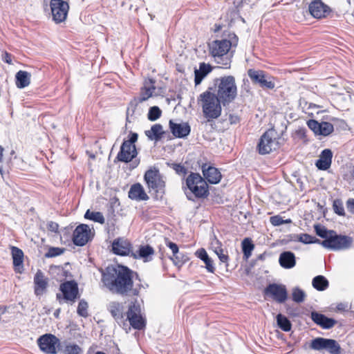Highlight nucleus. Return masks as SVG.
Returning a JSON list of instances; mask_svg holds the SVG:
<instances>
[{
  "label": "nucleus",
  "mask_w": 354,
  "mask_h": 354,
  "mask_svg": "<svg viewBox=\"0 0 354 354\" xmlns=\"http://www.w3.org/2000/svg\"><path fill=\"white\" fill-rule=\"evenodd\" d=\"M84 218L100 224H103L105 222L102 213L100 212H92L90 209H88L86 212L84 214Z\"/></svg>",
  "instance_id": "38"
},
{
  "label": "nucleus",
  "mask_w": 354,
  "mask_h": 354,
  "mask_svg": "<svg viewBox=\"0 0 354 354\" xmlns=\"http://www.w3.org/2000/svg\"><path fill=\"white\" fill-rule=\"evenodd\" d=\"M333 152L330 149H324L319 159L316 161L315 165L320 170H326L330 168L332 163Z\"/></svg>",
  "instance_id": "25"
},
{
  "label": "nucleus",
  "mask_w": 354,
  "mask_h": 354,
  "mask_svg": "<svg viewBox=\"0 0 354 354\" xmlns=\"http://www.w3.org/2000/svg\"><path fill=\"white\" fill-rule=\"evenodd\" d=\"M138 100H134L133 101H131L127 108V114L130 113V111L132 112V113H134L135 109H136V106L138 105Z\"/></svg>",
  "instance_id": "56"
},
{
  "label": "nucleus",
  "mask_w": 354,
  "mask_h": 354,
  "mask_svg": "<svg viewBox=\"0 0 354 354\" xmlns=\"http://www.w3.org/2000/svg\"><path fill=\"white\" fill-rule=\"evenodd\" d=\"M270 223L274 226H279L283 224V219L281 216L277 215L270 218Z\"/></svg>",
  "instance_id": "52"
},
{
  "label": "nucleus",
  "mask_w": 354,
  "mask_h": 354,
  "mask_svg": "<svg viewBox=\"0 0 354 354\" xmlns=\"http://www.w3.org/2000/svg\"><path fill=\"white\" fill-rule=\"evenodd\" d=\"M279 265L285 269H291L296 265V257L291 251L281 252L279 257Z\"/></svg>",
  "instance_id": "26"
},
{
  "label": "nucleus",
  "mask_w": 354,
  "mask_h": 354,
  "mask_svg": "<svg viewBox=\"0 0 354 354\" xmlns=\"http://www.w3.org/2000/svg\"><path fill=\"white\" fill-rule=\"evenodd\" d=\"M195 255L205 263V268L209 272H214L215 268L214 266L213 260L209 257L204 248L197 250L195 252Z\"/></svg>",
  "instance_id": "32"
},
{
  "label": "nucleus",
  "mask_w": 354,
  "mask_h": 354,
  "mask_svg": "<svg viewBox=\"0 0 354 354\" xmlns=\"http://www.w3.org/2000/svg\"><path fill=\"white\" fill-rule=\"evenodd\" d=\"M161 109L157 106H153L149 108L147 118L150 121H156L161 116Z\"/></svg>",
  "instance_id": "44"
},
{
  "label": "nucleus",
  "mask_w": 354,
  "mask_h": 354,
  "mask_svg": "<svg viewBox=\"0 0 354 354\" xmlns=\"http://www.w3.org/2000/svg\"><path fill=\"white\" fill-rule=\"evenodd\" d=\"M248 75L254 84H258L263 89L272 90L275 87V78L263 70L250 68Z\"/></svg>",
  "instance_id": "8"
},
{
  "label": "nucleus",
  "mask_w": 354,
  "mask_h": 354,
  "mask_svg": "<svg viewBox=\"0 0 354 354\" xmlns=\"http://www.w3.org/2000/svg\"><path fill=\"white\" fill-rule=\"evenodd\" d=\"M154 253L153 248L149 245H142L136 253L131 252V256L134 259H142L145 262L151 260V255Z\"/></svg>",
  "instance_id": "29"
},
{
  "label": "nucleus",
  "mask_w": 354,
  "mask_h": 354,
  "mask_svg": "<svg viewBox=\"0 0 354 354\" xmlns=\"http://www.w3.org/2000/svg\"><path fill=\"white\" fill-rule=\"evenodd\" d=\"M145 133L149 140L158 142L162 139L165 131L160 124H155L149 130L145 131Z\"/></svg>",
  "instance_id": "30"
},
{
  "label": "nucleus",
  "mask_w": 354,
  "mask_h": 354,
  "mask_svg": "<svg viewBox=\"0 0 354 354\" xmlns=\"http://www.w3.org/2000/svg\"><path fill=\"white\" fill-rule=\"evenodd\" d=\"M11 252L13 260L14 266H19L23 263L24 252L23 251L15 246L11 247Z\"/></svg>",
  "instance_id": "37"
},
{
  "label": "nucleus",
  "mask_w": 354,
  "mask_h": 354,
  "mask_svg": "<svg viewBox=\"0 0 354 354\" xmlns=\"http://www.w3.org/2000/svg\"><path fill=\"white\" fill-rule=\"evenodd\" d=\"M95 354H106V353L102 351H97Z\"/></svg>",
  "instance_id": "64"
},
{
  "label": "nucleus",
  "mask_w": 354,
  "mask_h": 354,
  "mask_svg": "<svg viewBox=\"0 0 354 354\" xmlns=\"http://www.w3.org/2000/svg\"><path fill=\"white\" fill-rule=\"evenodd\" d=\"M217 86L216 96L220 99L223 106L228 105L236 98L237 88L234 77L225 76L215 80Z\"/></svg>",
  "instance_id": "4"
},
{
  "label": "nucleus",
  "mask_w": 354,
  "mask_h": 354,
  "mask_svg": "<svg viewBox=\"0 0 354 354\" xmlns=\"http://www.w3.org/2000/svg\"><path fill=\"white\" fill-rule=\"evenodd\" d=\"M171 259L178 267L182 266L184 263L189 261L188 257L186 254H184L183 252H181V254L175 255L174 257L171 258Z\"/></svg>",
  "instance_id": "48"
},
{
  "label": "nucleus",
  "mask_w": 354,
  "mask_h": 354,
  "mask_svg": "<svg viewBox=\"0 0 354 354\" xmlns=\"http://www.w3.org/2000/svg\"><path fill=\"white\" fill-rule=\"evenodd\" d=\"M166 245L168 248H169L171 250L173 253V257L175 255L181 254V252H179L178 246L177 245L176 243L167 241Z\"/></svg>",
  "instance_id": "51"
},
{
  "label": "nucleus",
  "mask_w": 354,
  "mask_h": 354,
  "mask_svg": "<svg viewBox=\"0 0 354 354\" xmlns=\"http://www.w3.org/2000/svg\"><path fill=\"white\" fill-rule=\"evenodd\" d=\"M107 309L120 326H121V324L125 325L124 319V315L123 313L124 306L121 303L118 301H111L108 304Z\"/></svg>",
  "instance_id": "23"
},
{
  "label": "nucleus",
  "mask_w": 354,
  "mask_h": 354,
  "mask_svg": "<svg viewBox=\"0 0 354 354\" xmlns=\"http://www.w3.org/2000/svg\"><path fill=\"white\" fill-rule=\"evenodd\" d=\"M34 292L36 296L46 293L48 286V279L41 270H38L34 276Z\"/></svg>",
  "instance_id": "19"
},
{
  "label": "nucleus",
  "mask_w": 354,
  "mask_h": 354,
  "mask_svg": "<svg viewBox=\"0 0 354 354\" xmlns=\"http://www.w3.org/2000/svg\"><path fill=\"white\" fill-rule=\"evenodd\" d=\"M277 323L279 328L285 332H288L291 330L292 324L290 321L282 314L277 315Z\"/></svg>",
  "instance_id": "36"
},
{
  "label": "nucleus",
  "mask_w": 354,
  "mask_h": 354,
  "mask_svg": "<svg viewBox=\"0 0 354 354\" xmlns=\"http://www.w3.org/2000/svg\"><path fill=\"white\" fill-rule=\"evenodd\" d=\"M89 226L80 224L76 227L73 234V242L75 245L84 246L93 238Z\"/></svg>",
  "instance_id": "15"
},
{
  "label": "nucleus",
  "mask_w": 354,
  "mask_h": 354,
  "mask_svg": "<svg viewBox=\"0 0 354 354\" xmlns=\"http://www.w3.org/2000/svg\"><path fill=\"white\" fill-rule=\"evenodd\" d=\"M266 253H265V252H264V253H262V254H259V255L257 257V260H259V261H264V260H265V259H266Z\"/></svg>",
  "instance_id": "61"
},
{
  "label": "nucleus",
  "mask_w": 354,
  "mask_h": 354,
  "mask_svg": "<svg viewBox=\"0 0 354 354\" xmlns=\"http://www.w3.org/2000/svg\"><path fill=\"white\" fill-rule=\"evenodd\" d=\"M138 274L122 265H111L102 271V282L112 293L121 296H137L139 290L133 288V279Z\"/></svg>",
  "instance_id": "1"
},
{
  "label": "nucleus",
  "mask_w": 354,
  "mask_h": 354,
  "mask_svg": "<svg viewBox=\"0 0 354 354\" xmlns=\"http://www.w3.org/2000/svg\"><path fill=\"white\" fill-rule=\"evenodd\" d=\"M37 344L44 353L56 354L57 348L60 346V340L54 335L47 333L38 338Z\"/></svg>",
  "instance_id": "13"
},
{
  "label": "nucleus",
  "mask_w": 354,
  "mask_h": 354,
  "mask_svg": "<svg viewBox=\"0 0 354 354\" xmlns=\"http://www.w3.org/2000/svg\"><path fill=\"white\" fill-rule=\"evenodd\" d=\"M59 290L62 292V294L57 293L56 295V298L59 303H61V299H64L65 301L72 304L80 297L78 285L73 280L66 281L62 283L59 286Z\"/></svg>",
  "instance_id": "10"
},
{
  "label": "nucleus",
  "mask_w": 354,
  "mask_h": 354,
  "mask_svg": "<svg viewBox=\"0 0 354 354\" xmlns=\"http://www.w3.org/2000/svg\"><path fill=\"white\" fill-rule=\"evenodd\" d=\"M308 10L315 19L326 18L332 11L330 8L322 0H313L309 3Z\"/></svg>",
  "instance_id": "17"
},
{
  "label": "nucleus",
  "mask_w": 354,
  "mask_h": 354,
  "mask_svg": "<svg viewBox=\"0 0 354 354\" xmlns=\"http://www.w3.org/2000/svg\"><path fill=\"white\" fill-rule=\"evenodd\" d=\"M185 183L187 187L196 198H204L208 196L209 192L207 183L198 173L191 172Z\"/></svg>",
  "instance_id": "6"
},
{
  "label": "nucleus",
  "mask_w": 354,
  "mask_h": 354,
  "mask_svg": "<svg viewBox=\"0 0 354 354\" xmlns=\"http://www.w3.org/2000/svg\"><path fill=\"white\" fill-rule=\"evenodd\" d=\"M66 354H82V348L75 344L66 345L65 347Z\"/></svg>",
  "instance_id": "50"
},
{
  "label": "nucleus",
  "mask_w": 354,
  "mask_h": 354,
  "mask_svg": "<svg viewBox=\"0 0 354 354\" xmlns=\"http://www.w3.org/2000/svg\"><path fill=\"white\" fill-rule=\"evenodd\" d=\"M145 180L149 189L157 194L165 193V182L158 169H149L145 174Z\"/></svg>",
  "instance_id": "11"
},
{
  "label": "nucleus",
  "mask_w": 354,
  "mask_h": 354,
  "mask_svg": "<svg viewBox=\"0 0 354 354\" xmlns=\"http://www.w3.org/2000/svg\"><path fill=\"white\" fill-rule=\"evenodd\" d=\"M212 248L214 252L217 254V252H221L222 250V244L221 243L216 239L211 243Z\"/></svg>",
  "instance_id": "54"
},
{
  "label": "nucleus",
  "mask_w": 354,
  "mask_h": 354,
  "mask_svg": "<svg viewBox=\"0 0 354 354\" xmlns=\"http://www.w3.org/2000/svg\"><path fill=\"white\" fill-rule=\"evenodd\" d=\"M169 126L171 133L178 138H186L191 131V127L187 122L176 123L170 120Z\"/></svg>",
  "instance_id": "21"
},
{
  "label": "nucleus",
  "mask_w": 354,
  "mask_h": 354,
  "mask_svg": "<svg viewBox=\"0 0 354 354\" xmlns=\"http://www.w3.org/2000/svg\"><path fill=\"white\" fill-rule=\"evenodd\" d=\"M310 318L316 324L324 329H330L337 323L334 319L327 317L325 315L316 311L311 312Z\"/></svg>",
  "instance_id": "24"
},
{
  "label": "nucleus",
  "mask_w": 354,
  "mask_h": 354,
  "mask_svg": "<svg viewBox=\"0 0 354 354\" xmlns=\"http://www.w3.org/2000/svg\"><path fill=\"white\" fill-rule=\"evenodd\" d=\"M139 162H140V161H139V160H136L133 162V163H136V164H135V165H133V168L136 167L139 165Z\"/></svg>",
  "instance_id": "63"
},
{
  "label": "nucleus",
  "mask_w": 354,
  "mask_h": 354,
  "mask_svg": "<svg viewBox=\"0 0 354 354\" xmlns=\"http://www.w3.org/2000/svg\"><path fill=\"white\" fill-rule=\"evenodd\" d=\"M141 309L138 304L131 303L127 313V319L130 325L136 330H140L145 328L146 321L141 315Z\"/></svg>",
  "instance_id": "12"
},
{
  "label": "nucleus",
  "mask_w": 354,
  "mask_h": 354,
  "mask_svg": "<svg viewBox=\"0 0 354 354\" xmlns=\"http://www.w3.org/2000/svg\"><path fill=\"white\" fill-rule=\"evenodd\" d=\"M177 174L183 176V178L187 174L188 169L183 165L178 163L168 164Z\"/></svg>",
  "instance_id": "47"
},
{
  "label": "nucleus",
  "mask_w": 354,
  "mask_h": 354,
  "mask_svg": "<svg viewBox=\"0 0 354 354\" xmlns=\"http://www.w3.org/2000/svg\"><path fill=\"white\" fill-rule=\"evenodd\" d=\"M326 340V338L316 337L311 341L310 347L315 351L325 350Z\"/></svg>",
  "instance_id": "40"
},
{
  "label": "nucleus",
  "mask_w": 354,
  "mask_h": 354,
  "mask_svg": "<svg viewBox=\"0 0 354 354\" xmlns=\"http://www.w3.org/2000/svg\"><path fill=\"white\" fill-rule=\"evenodd\" d=\"M88 302L86 301L84 299H80L78 304L77 313L80 317L86 318L88 317Z\"/></svg>",
  "instance_id": "42"
},
{
  "label": "nucleus",
  "mask_w": 354,
  "mask_h": 354,
  "mask_svg": "<svg viewBox=\"0 0 354 354\" xmlns=\"http://www.w3.org/2000/svg\"><path fill=\"white\" fill-rule=\"evenodd\" d=\"M202 171L203 178L210 184H218L221 180V172L214 167L207 166V164H205L202 167Z\"/></svg>",
  "instance_id": "22"
},
{
  "label": "nucleus",
  "mask_w": 354,
  "mask_h": 354,
  "mask_svg": "<svg viewBox=\"0 0 354 354\" xmlns=\"http://www.w3.org/2000/svg\"><path fill=\"white\" fill-rule=\"evenodd\" d=\"M312 286L318 291H324L328 288L329 282L324 276L317 275L313 279Z\"/></svg>",
  "instance_id": "34"
},
{
  "label": "nucleus",
  "mask_w": 354,
  "mask_h": 354,
  "mask_svg": "<svg viewBox=\"0 0 354 354\" xmlns=\"http://www.w3.org/2000/svg\"><path fill=\"white\" fill-rule=\"evenodd\" d=\"M333 208L337 214L339 216H344L345 214L343 203L340 199L333 201Z\"/></svg>",
  "instance_id": "49"
},
{
  "label": "nucleus",
  "mask_w": 354,
  "mask_h": 354,
  "mask_svg": "<svg viewBox=\"0 0 354 354\" xmlns=\"http://www.w3.org/2000/svg\"><path fill=\"white\" fill-rule=\"evenodd\" d=\"M65 251L63 248L50 247L48 252L44 254L46 258H53L62 254Z\"/></svg>",
  "instance_id": "46"
},
{
  "label": "nucleus",
  "mask_w": 354,
  "mask_h": 354,
  "mask_svg": "<svg viewBox=\"0 0 354 354\" xmlns=\"http://www.w3.org/2000/svg\"><path fill=\"white\" fill-rule=\"evenodd\" d=\"M53 20L56 24L63 22L66 19L69 6L63 0H51L50 2Z\"/></svg>",
  "instance_id": "14"
},
{
  "label": "nucleus",
  "mask_w": 354,
  "mask_h": 354,
  "mask_svg": "<svg viewBox=\"0 0 354 354\" xmlns=\"http://www.w3.org/2000/svg\"><path fill=\"white\" fill-rule=\"evenodd\" d=\"M346 207L349 212L354 214V198H350L347 201Z\"/></svg>",
  "instance_id": "58"
},
{
  "label": "nucleus",
  "mask_w": 354,
  "mask_h": 354,
  "mask_svg": "<svg viewBox=\"0 0 354 354\" xmlns=\"http://www.w3.org/2000/svg\"><path fill=\"white\" fill-rule=\"evenodd\" d=\"M299 241L304 244L310 243H319L321 241L317 239L315 236H313L308 234H301L299 237Z\"/></svg>",
  "instance_id": "45"
},
{
  "label": "nucleus",
  "mask_w": 354,
  "mask_h": 354,
  "mask_svg": "<svg viewBox=\"0 0 354 354\" xmlns=\"http://www.w3.org/2000/svg\"><path fill=\"white\" fill-rule=\"evenodd\" d=\"M31 75L27 71H19L15 75V84L17 88H24L30 83Z\"/></svg>",
  "instance_id": "33"
},
{
  "label": "nucleus",
  "mask_w": 354,
  "mask_h": 354,
  "mask_svg": "<svg viewBox=\"0 0 354 354\" xmlns=\"http://www.w3.org/2000/svg\"><path fill=\"white\" fill-rule=\"evenodd\" d=\"M241 247L243 258L245 259H249V257L252 255V250L254 248V245L253 244L252 240L250 238L244 239L242 241Z\"/></svg>",
  "instance_id": "35"
},
{
  "label": "nucleus",
  "mask_w": 354,
  "mask_h": 354,
  "mask_svg": "<svg viewBox=\"0 0 354 354\" xmlns=\"http://www.w3.org/2000/svg\"><path fill=\"white\" fill-rule=\"evenodd\" d=\"M353 239L351 236L337 234L333 230L327 240L321 241V245L327 249L338 251L347 250L351 247Z\"/></svg>",
  "instance_id": "7"
},
{
  "label": "nucleus",
  "mask_w": 354,
  "mask_h": 354,
  "mask_svg": "<svg viewBox=\"0 0 354 354\" xmlns=\"http://www.w3.org/2000/svg\"><path fill=\"white\" fill-rule=\"evenodd\" d=\"M306 294L304 290L298 287L292 289V299L296 303H301L304 301Z\"/></svg>",
  "instance_id": "43"
},
{
  "label": "nucleus",
  "mask_w": 354,
  "mask_h": 354,
  "mask_svg": "<svg viewBox=\"0 0 354 354\" xmlns=\"http://www.w3.org/2000/svg\"><path fill=\"white\" fill-rule=\"evenodd\" d=\"M60 311H61L60 308H58V309H57V310L54 312V316H55L56 318H57V317H59V313H60Z\"/></svg>",
  "instance_id": "62"
},
{
  "label": "nucleus",
  "mask_w": 354,
  "mask_h": 354,
  "mask_svg": "<svg viewBox=\"0 0 354 354\" xmlns=\"http://www.w3.org/2000/svg\"><path fill=\"white\" fill-rule=\"evenodd\" d=\"M3 150V148L0 145V174L2 176V177L3 176L4 174V169L2 165Z\"/></svg>",
  "instance_id": "59"
},
{
  "label": "nucleus",
  "mask_w": 354,
  "mask_h": 354,
  "mask_svg": "<svg viewBox=\"0 0 354 354\" xmlns=\"http://www.w3.org/2000/svg\"><path fill=\"white\" fill-rule=\"evenodd\" d=\"M212 68L210 64L205 62L200 63L199 68L194 70V83L197 86L201 83L203 80L212 71Z\"/></svg>",
  "instance_id": "28"
},
{
  "label": "nucleus",
  "mask_w": 354,
  "mask_h": 354,
  "mask_svg": "<svg viewBox=\"0 0 354 354\" xmlns=\"http://www.w3.org/2000/svg\"><path fill=\"white\" fill-rule=\"evenodd\" d=\"M314 228L316 234L318 236L324 239V240H327L329 236L333 233V230H329L324 226L320 225L319 224L315 225Z\"/></svg>",
  "instance_id": "41"
},
{
  "label": "nucleus",
  "mask_w": 354,
  "mask_h": 354,
  "mask_svg": "<svg viewBox=\"0 0 354 354\" xmlns=\"http://www.w3.org/2000/svg\"><path fill=\"white\" fill-rule=\"evenodd\" d=\"M264 293L267 296L272 297L274 300L280 304L284 303L288 297L286 286L275 283L268 285L264 290Z\"/></svg>",
  "instance_id": "16"
},
{
  "label": "nucleus",
  "mask_w": 354,
  "mask_h": 354,
  "mask_svg": "<svg viewBox=\"0 0 354 354\" xmlns=\"http://www.w3.org/2000/svg\"><path fill=\"white\" fill-rule=\"evenodd\" d=\"M155 81L152 79H149L148 82H145V86L141 89L140 96L138 99V102L142 103L153 95V93L156 89V87L153 85Z\"/></svg>",
  "instance_id": "31"
},
{
  "label": "nucleus",
  "mask_w": 354,
  "mask_h": 354,
  "mask_svg": "<svg viewBox=\"0 0 354 354\" xmlns=\"http://www.w3.org/2000/svg\"><path fill=\"white\" fill-rule=\"evenodd\" d=\"M113 252L119 256H131V244L126 239L118 238L112 243Z\"/></svg>",
  "instance_id": "20"
},
{
  "label": "nucleus",
  "mask_w": 354,
  "mask_h": 354,
  "mask_svg": "<svg viewBox=\"0 0 354 354\" xmlns=\"http://www.w3.org/2000/svg\"><path fill=\"white\" fill-rule=\"evenodd\" d=\"M47 228L49 231L52 232H56L58 230L59 225L55 222L50 221L47 224Z\"/></svg>",
  "instance_id": "55"
},
{
  "label": "nucleus",
  "mask_w": 354,
  "mask_h": 354,
  "mask_svg": "<svg viewBox=\"0 0 354 354\" xmlns=\"http://www.w3.org/2000/svg\"><path fill=\"white\" fill-rule=\"evenodd\" d=\"M138 139V134L130 131L128 139L123 140L114 162L118 161L128 163L135 159L138 156V151L135 145Z\"/></svg>",
  "instance_id": "5"
},
{
  "label": "nucleus",
  "mask_w": 354,
  "mask_h": 354,
  "mask_svg": "<svg viewBox=\"0 0 354 354\" xmlns=\"http://www.w3.org/2000/svg\"><path fill=\"white\" fill-rule=\"evenodd\" d=\"M212 89L209 87L198 98V103L201 104L203 109V115L207 118V122L219 118L222 111V102L216 96V94L211 91Z\"/></svg>",
  "instance_id": "2"
},
{
  "label": "nucleus",
  "mask_w": 354,
  "mask_h": 354,
  "mask_svg": "<svg viewBox=\"0 0 354 354\" xmlns=\"http://www.w3.org/2000/svg\"><path fill=\"white\" fill-rule=\"evenodd\" d=\"M307 125L315 135L327 136L334 131L333 125L328 122H319L315 120H309Z\"/></svg>",
  "instance_id": "18"
},
{
  "label": "nucleus",
  "mask_w": 354,
  "mask_h": 354,
  "mask_svg": "<svg viewBox=\"0 0 354 354\" xmlns=\"http://www.w3.org/2000/svg\"><path fill=\"white\" fill-rule=\"evenodd\" d=\"M278 145L276 131L274 129H270L261 136L257 149L261 155L268 154L273 150H276Z\"/></svg>",
  "instance_id": "9"
},
{
  "label": "nucleus",
  "mask_w": 354,
  "mask_h": 354,
  "mask_svg": "<svg viewBox=\"0 0 354 354\" xmlns=\"http://www.w3.org/2000/svg\"><path fill=\"white\" fill-rule=\"evenodd\" d=\"M12 57L10 53L5 51L2 55V60L8 64H12Z\"/></svg>",
  "instance_id": "57"
},
{
  "label": "nucleus",
  "mask_w": 354,
  "mask_h": 354,
  "mask_svg": "<svg viewBox=\"0 0 354 354\" xmlns=\"http://www.w3.org/2000/svg\"><path fill=\"white\" fill-rule=\"evenodd\" d=\"M129 197L137 201H147L149 199V196L140 183H136L131 187L129 191Z\"/></svg>",
  "instance_id": "27"
},
{
  "label": "nucleus",
  "mask_w": 354,
  "mask_h": 354,
  "mask_svg": "<svg viewBox=\"0 0 354 354\" xmlns=\"http://www.w3.org/2000/svg\"><path fill=\"white\" fill-rule=\"evenodd\" d=\"M232 43L227 39H216L209 44V53L214 62L221 68H230L232 52H230Z\"/></svg>",
  "instance_id": "3"
},
{
  "label": "nucleus",
  "mask_w": 354,
  "mask_h": 354,
  "mask_svg": "<svg viewBox=\"0 0 354 354\" xmlns=\"http://www.w3.org/2000/svg\"><path fill=\"white\" fill-rule=\"evenodd\" d=\"M239 117L235 115H230L229 121L230 124H236L239 122Z\"/></svg>",
  "instance_id": "60"
},
{
  "label": "nucleus",
  "mask_w": 354,
  "mask_h": 354,
  "mask_svg": "<svg viewBox=\"0 0 354 354\" xmlns=\"http://www.w3.org/2000/svg\"><path fill=\"white\" fill-rule=\"evenodd\" d=\"M216 255L218 256L220 261L221 263H225V266L226 268H227V266H228V260H229V257H228L227 254L224 253L223 250H222L221 252H217Z\"/></svg>",
  "instance_id": "53"
},
{
  "label": "nucleus",
  "mask_w": 354,
  "mask_h": 354,
  "mask_svg": "<svg viewBox=\"0 0 354 354\" xmlns=\"http://www.w3.org/2000/svg\"><path fill=\"white\" fill-rule=\"evenodd\" d=\"M325 350L331 354H339L341 348L336 340L327 339Z\"/></svg>",
  "instance_id": "39"
}]
</instances>
